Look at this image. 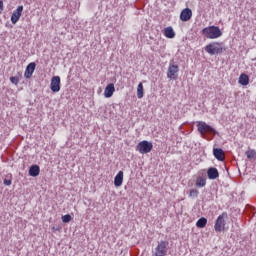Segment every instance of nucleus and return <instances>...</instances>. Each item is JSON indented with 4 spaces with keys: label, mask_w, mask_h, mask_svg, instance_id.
<instances>
[{
    "label": "nucleus",
    "mask_w": 256,
    "mask_h": 256,
    "mask_svg": "<svg viewBox=\"0 0 256 256\" xmlns=\"http://www.w3.org/2000/svg\"><path fill=\"white\" fill-rule=\"evenodd\" d=\"M113 93H115V84L110 83L105 87L104 97H106V99H109L113 97Z\"/></svg>",
    "instance_id": "obj_12"
},
{
    "label": "nucleus",
    "mask_w": 256,
    "mask_h": 256,
    "mask_svg": "<svg viewBox=\"0 0 256 256\" xmlns=\"http://www.w3.org/2000/svg\"><path fill=\"white\" fill-rule=\"evenodd\" d=\"M189 197L197 198L199 197V190L197 189H191L189 191Z\"/></svg>",
    "instance_id": "obj_23"
},
{
    "label": "nucleus",
    "mask_w": 256,
    "mask_h": 256,
    "mask_svg": "<svg viewBox=\"0 0 256 256\" xmlns=\"http://www.w3.org/2000/svg\"><path fill=\"white\" fill-rule=\"evenodd\" d=\"M193 17V11L189 8H185L182 10L180 14L181 21H189Z\"/></svg>",
    "instance_id": "obj_11"
},
{
    "label": "nucleus",
    "mask_w": 256,
    "mask_h": 256,
    "mask_svg": "<svg viewBox=\"0 0 256 256\" xmlns=\"http://www.w3.org/2000/svg\"><path fill=\"white\" fill-rule=\"evenodd\" d=\"M4 185H6L7 187H9V185H11L12 181L11 179H4Z\"/></svg>",
    "instance_id": "obj_26"
},
{
    "label": "nucleus",
    "mask_w": 256,
    "mask_h": 256,
    "mask_svg": "<svg viewBox=\"0 0 256 256\" xmlns=\"http://www.w3.org/2000/svg\"><path fill=\"white\" fill-rule=\"evenodd\" d=\"M197 129L200 135H205L206 133H217V130L203 121L197 122Z\"/></svg>",
    "instance_id": "obj_4"
},
{
    "label": "nucleus",
    "mask_w": 256,
    "mask_h": 256,
    "mask_svg": "<svg viewBox=\"0 0 256 256\" xmlns=\"http://www.w3.org/2000/svg\"><path fill=\"white\" fill-rule=\"evenodd\" d=\"M169 251V242L161 241L156 249H155V256H165Z\"/></svg>",
    "instance_id": "obj_5"
},
{
    "label": "nucleus",
    "mask_w": 256,
    "mask_h": 256,
    "mask_svg": "<svg viewBox=\"0 0 256 256\" xmlns=\"http://www.w3.org/2000/svg\"><path fill=\"white\" fill-rule=\"evenodd\" d=\"M39 173H41V168L38 165H32L29 169L30 177H38Z\"/></svg>",
    "instance_id": "obj_17"
},
{
    "label": "nucleus",
    "mask_w": 256,
    "mask_h": 256,
    "mask_svg": "<svg viewBox=\"0 0 256 256\" xmlns=\"http://www.w3.org/2000/svg\"><path fill=\"white\" fill-rule=\"evenodd\" d=\"M143 95H144L143 83H139L138 86H137V97H138V99H143Z\"/></svg>",
    "instance_id": "obj_21"
},
{
    "label": "nucleus",
    "mask_w": 256,
    "mask_h": 256,
    "mask_svg": "<svg viewBox=\"0 0 256 256\" xmlns=\"http://www.w3.org/2000/svg\"><path fill=\"white\" fill-rule=\"evenodd\" d=\"M202 35L206 39H219V37H223V32L218 26H208L202 30Z\"/></svg>",
    "instance_id": "obj_1"
},
{
    "label": "nucleus",
    "mask_w": 256,
    "mask_h": 256,
    "mask_svg": "<svg viewBox=\"0 0 256 256\" xmlns=\"http://www.w3.org/2000/svg\"><path fill=\"white\" fill-rule=\"evenodd\" d=\"M136 151L141 153V155H146L147 153H151V151H153V143L147 140H143L137 144Z\"/></svg>",
    "instance_id": "obj_3"
},
{
    "label": "nucleus",
    "mask_w": 256,
    "mask_h": 256,
    "mask_svg": "<svg viewBox=\"0 0 256 256\" xmlns=\"http://www.w3.org/2000/svg\"><path fill=\"white\" fill-rule=\"evenodd\" d=\"M207 175H208V178L209 179H218L219 177V170H217V168H209L208 171H207Z\"/></svg>",
    "instance_id": "obj_14"
},
{
    "label": "nucleus",
    "mask_w": 256,
    "mask_h": 256,
    "mask_svg": "<svg viewBox=\"0 0 256 256\" xmlns=\"http://www.w3.org/2000/svg\"><path fill=\"white\" fill-rule=\"evenodd\" d=\"M50 89L53 93H59L61 91V77L54 76L51 78Z\"/></svg>",
    "instance_id": "obj_8"
},
{
    "label": "nucleus",
    "mask_w": 256,
    "mask_h": 256,
    "mask_svg": "<svg viewBox=\"0 0 256 256\" xmlns=\"http://www.w3.org/2000/svg\"><path fill=\"white\" fill-rule=\"evenodd\" d=\"M10 81L13 85H19V76L10 77Z\"/></svg>",
    "instance_id": "obj_24"
},
{
    "label": "nucleus",
    "mask_w": 256,
    "mask_h": 256,
    "mask_svg": "<svg viewBox=\"0 0 256 256\" xmlns=\"http://www.w3.org/2000/svg\"><path fill=\"white\" fill-rule=\"evenodd\" d=\"M238 83L240 85H243L244 87L249 85V75L245 74V73H242L240 76H239V79H238Z\"/></svg>",
    "instance_id": "obj_18"
},
{
    "label": "nucleus",
    "mask_w": 256,
    "mask_h": 256,
    "mask_svg": "<svg viewBox=\"0 0 256 256\" xmlns=\"http://www.w3.org/2000/svg\"><path fill=\"white\" fill-rule=\"evenodd\" d=\"M0 13H3V2L0 0Z\"/></svg>",
    "instance_id": "obj_27"
},
{
    "label": "nucleus",
    "mask_w": 256,
    "mask_h": 256,
    "mask_svg": "<svg viewBox=\"0 0 256 256\" xmlns=\"http://www.w3.org/2000/svg\"><path fill=\"white\" fill-rule=\"evenodd\" d=\"M168 79L175 81L179 77V66L177 64H170L167 72Z\"/></svg>",
    "instance_id": "obj_7"
},
{
    "label": "nucleus",
    "mask_w": 256,
    "mask_h": 256,
    "mask_svg": "<svg viewBox=\"0 0 256 256\" xmlns=\"http://www.w3.org/2000/svg\"><path fill=\"white\" fill-rule=\"evenodd\" d=\"M123 171H119L114 178L115 187H121L123 185Z\"/></svg>",
    "instance_id": "obj_16"
},
{
    "label": "nucleus",
    "mask_w": 256,
    "mask_h": 256,
    "mask_svg": "<svg viewBox=\"0 0 256 256\" xmlns=\"http://www.w3.org/2000/svg\"><path fill=\"white\" fill-rule=\"evenodd\" d=\"M52 231H53L54 233H57V231H59V228L52 227Z\"/></svg>",
    "instance_id": "obj_28"
},
{
    "label": "nucleus",
    "mask_w": 256,
    "mask_h": 256,
    "mask_svg": "<svg viewBox=\"0 0 256 256\" xmlns=\"http://www.w3.org/2000/svg\"><path fill=\"white\" fill-rule=\"evenodd\" d=\"M21 15H23V6H18V8L12 13L11 23L16 25L19 19H21Z\"/></svg>",
    "instance_id": "obj_9"
},
{
    "label": "nucleus",
    "mask_w": 256,
    "mask_h": 256,
    "mask_svg": "<svg viewBox=\"0 0 256 256\" xmlns=\"http://www.w3.org/2000/svg\"><path fill=\"white\" fill-rule=\"evenodd\" d=\"M71 216L69 214H66L64 216H62V222L63 223H69L71 221Z\"/></svg>",
    "instance_id": "obj_25"
},
{
    "label": "nucleus",
    "mask_w": 256,
    "mask_h": 256,
    "mask_svg": "<svg viewBox=\"0 0 256 256\" xmlns=\"http://www.w3.org/2000/svg\"><path fill=\"white\" fill-rule=\"evenodd\" d=\"M206 53L209 55H221L225 48L223 47V42H212L205 47Z\"/></svg>",
    "instance_id": "obj_2"
},
{
    "label": "nucleus",
    "mask_w": 256,
    "mask_h": 256,
    "mask_svg": "<svg viewBox=\"0 0 256 256\" xmlns=\"http://www.w3.org/2000/svg\"><path fill=\"white\" fill-rule=\"evenodd\" d=\"M205 185H207V178L203 176H198L196 178V187L202 188L205 187Z\"/></svg>",
    "instance_id": "obj_19"
},
{
    "label": "nucleus",
    "mask_w": 256,
    "mask_h": 256,
    "mask_svg": "<svg viewBox=\"0 0 256 256\" xmlns=\"http://www.w3.org/2000/svg\"><path fill=\"white\" fill-rule=\"evenodd\" d=\"M227 217V213H222L218 216L214 229L217 231V233H221L225 229V218Z\"/></svg>",
    "instance_id": "obj_6"
},
{
    "label": "nucleus",
    "mask_w": 256,
    "mask_h": 256,
    "mask_svg": "<svg viewBox=\"0 0 256 256\" xmlns=\"http://www.w3.org/2000/svg\"><path fill=\"white\" fill-rule=\"evenodd\" d=\"M213 154L218 161H225V152H223V149L214 148Z\"/></svg>",
    "instance_id": "obj_13"
},
{
    "label": "nucleus",
    "mask_w": 256,
    "mask_h": 256,
    "mask_svg": "<svg viewBox=\"0 0 256 256\" xmlns=\"http://www.w3.org/2000/svg\"><path fill=\"white\" fill-rule=\"evenodd\" d=\"M207 225V218L202 217L196 222V227L203 229Z\"/></svg>",
    "instance_id": "obj_20"
},
{
    "label": "nucleus",
    "mask_w": 256,
    "mask_h": 256,
    "mask_svg": "<svg viewBox=\"0 0 256 256\" xmlns=\"http://www.w3.org/2000/svg\"><path fill=\"white\" fill-rule=\"evenodd\" d=\"M164 37H166L167 39H174L175 30H173V27L168 26L164 28Z\"/></svg>",
    "instance_id": "obj_15"
},
{
    "label": "nucleus",
    "mask_w": 256,
    "mask_h": 256,
    "mask_svg": "<svg viewBox=\"0 0 256 256\" xmlns=\"http://www.w3.org/2000/svg\"><path fill=\"white\" fill-rule=\"evenodd\" d=\"M36 67H37V64H35V62H32L27 65L25 72H24L25 79H31V77H33V73H35Z\"/></svg>",
    "instance_id": "obj_10"
},
{
    "label": "nucleus",
    "mask_w": 256,
    "mask_h": 256,
    "mask_svg": "<svg viewBox=\"0 0 256 256\" xmlns=\"http://www.w3.org/2000/svg\"><path fill=\"white\" fill-rule=\"evenodd\" d=\"M245 155L247 157V159H255L256 158V151L255 150H247L245 152Z\"/></svg>",
    "instance_id": "obj_22"
}]
</instances>
